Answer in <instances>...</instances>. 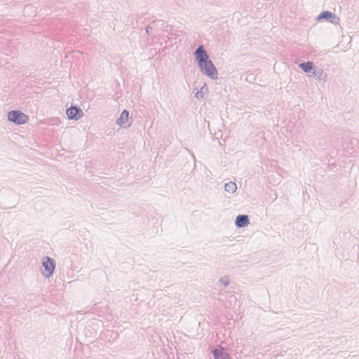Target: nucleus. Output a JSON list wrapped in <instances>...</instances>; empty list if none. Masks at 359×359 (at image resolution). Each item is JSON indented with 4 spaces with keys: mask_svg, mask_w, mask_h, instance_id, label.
I'll use <instances>...</instances> for the list:
<instances>
[{
    "mask_svg": "<svg viewBox=\"0 0 359 359\" xmlns=\"http://www.w3.org/2000/svg\"><path fill=\"white\" fill-rule=\"evenodd\" d=\"M201 72L212 80L218 78V71L211 60L198 65Z\"/></svg>",
    "mask_w": 359,
    "mask_h": 359,
    "instance_id": "1",
    "label": "nucleus"
},
{
    "mask_svg": "<svg viewBox=\"0 0 359 359\" xmlns=\"http://www.w3.org/2000/svg\"><path fill=\"white\" fill-rule=\"evenodd\" d=\"M8 120L15 125H22L29 121V116L19 110H12L8 112Z\"/></svg>",
    "mask_w": 359,
    "mask_h": 359,
    "instance_id": "2",
    "label": "nucleus"
},
{
    "mask_svg": "<svg viewBox=\"0 0 359 359\" xmlns=\"http://www.w3.org/2000/svg\"><path fill=\"white\" fill-rule=\"evenodd\" d=\"M42 266L44 269V271L42 272V275L46 278H50L55 269V260L48 257H44L42 258Z\"/></svg>",
    "mask_w": 359,
    "mask_h": 359,
    "instance_id": "3",
    "label": "nucleus"
},
{
    "mask_svg": "<svg viewBox=\"0 0 359 359\" xmlns=\"http://www.w3.org/2000/svg\"><path fill=\"white\" fill-rule=\"evenodd\" d=\"M316 20L318 22L325 20L335 25H339L340 22L339 18L335 13L330 11H324L321 12L317 16Z\"/></svg>",
    "mask_w": 359,
    "mask_h": 359,
    "instance_id": "4",
    "label": "nucleus"
},
{
    "mask_svg": "<svg viewBox=\"0 0 359 359\" xmlns=\"http://www.w3.org/2000/svg\"><path fill=\"white\" fill-rule=\"evenodd\" d=\"M194 55L195 57V60L197 62L198 66L206 61H208L210 59V56L205 49L203 45H200L194 51Z\"/></svg>",
    "mask_w": 359,
    "mask_h": 359,
    "instance_id": "5",
    "label": "nucleus"
},
{
    "mask_svg": "<svg viewBox=\"0 0 359 359\" xmlns=\"http://www.w3.org/2000/svg\"><path fill=\"white\" fill-rule=\"evenodd\" d=\"M66 114L68 119L77 121L83 116V112L79 107L72 105L69 108L67 109Z\"/></svg>",
    "mask_w": 359,
    "mask_h": 359,
    "instance_id": "6",
    "label": "nucleus"
},
{
    "mask_svg": "<svg viewBox=\"0 0 359 359\" xmlns=\"http://www.w3.org/2000/svg\"><path fill=\"white\" fill-rule=\"evenodd\" d=\"M299 67L311 76L312 75V72L314 70L316 66L313 62L307 61L299 64Z\"/></svg>",
    "mask_w": 359,
    "mask_h": 359,
    "instance_id": "7",
    "label": "nucleus"
},
{
    "mask_svg": "<svg viewBox=\"0 0 359 359\" xmlns=\"http://www.w3.org/2000/svg\"><path fill=\"white\" fill-rule=\"evenodd\" d=\"M129 118V111L126 109H124L120 116L116 120V123L121 127L126 128V125L128 123Z\"/></svg>",
    "mask_w": 359,
    "mask_h": 359,
    "instance_id": "8",
    "label": "nucleus"
},
{
    "mask_svg": "<svg viewBox=\"0 0 359 359\" xmlns=\"http://www.w3.org/2000/svg\"><path fill=\"white\" fill-rule=\"evenodd\" d=\"M214 359H230L229 355L224 351L223 348H215L212 351Z\"/></svg>",
    "mask_w": 359,
    "mask_h": 359,
    "instance_id": "9",
    "label": "nucleus"
},
{
    "mask_svg": "<svg viewBox=\"0 0 359 359\" xmlns=\"http://www.w3.org/2000/svg\"><path fill=\"white\" fill-rule=\"evenodd\" d=\"M319 80L326 81L327 74L323 71V69L319 67H315L314 70L312 72V75Z\"/></svg>",
    "mask_w": 359,
    "mask_h": 359,
    "instance_id": "10",
    "label": "nucleus"
},
{
    "mask_svg": "<svg viewBox=\"0 0 359 359\" xmlns=\"http://www.w3.org/2000/svg\"><path fill=\"white\" fill-rule=\"evenodd\" d=\"M234 224H250L248 215H238L235 219Z\"/></svg>",
    "mask_w": 359,
    "mask_h": 359,
    "instance_id": "11",
    "label": "nucleus"
},
{
    "mask_svg": "<svg viewBox=\"0 0 359 359\" xmlns=\"http://www.w3.org/2000/svg\"><path fill=\"white\" fill-rule=\"evenodd\" d=\"M224 189L229 194H233L237 190V185L235 182H229L224 184Z\"/></svg>",
    "mask_w": 359,
    "mask_h": 359,
    "instance_id": "12",
    "label": "nucleus"
},
{
    "mask_svg": "<svg viewBox=\"0 0 359 359\" xmlns=\"http://www.w3.org/2000/svg\"><path fill=\"white\" fill-rule=\"evenodd\" d=\"M219 282L222 285H223L225 287H228L229 285V280L228 277H222L219 279Z\"/></svg>",
    "mask_w": 359,
    "mask_h": 359,
    "instance_id": "13",
    "label": "nucleus"
},
{
    "mask_svg": "<svg viewBox=\"0 0 359 359\" xmlns=\"http://www.w3.org/2000/svg\"><path fill=\"white\" fill-rule=\"evenodd\" d=\"M195 97L197 99H201L204 97V93L203 91V88H201V90H198L196 93Z\"/></svg>",
    "mask_w": 359,
    "mask_h": 359,
    "instance_id": "14",
    "label": "nucleus"
},
{
    "mask_svg": "<svg viewBox=\"0 0 359 359\" xmlns=\"http://www.w3.org/2000/svg\"><path fill=\"white\" fill-rule=\"evenodd\" d=\"M153 27L151 26H149L148 25L146 28H145V30H146V33L148 34V35H150L151 34V31L152 30Z\"/></svg>",
    "mask_w": 359,
    "mask_h": 359,
    "instance_id": "15",
    "label": "nucleus"
}]
</instances>
